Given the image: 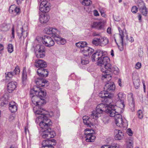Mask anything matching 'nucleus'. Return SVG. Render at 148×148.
<instances>
[{
	"instance_id": "6e6552de",
	"label": "nucleus",
	"mask_w": 148,
	"mask_h": 148,
	"mask_svg": "<svg viewBox=\"0 0 148 148\" xmlns=\"http://www.w3.org/2000/svg\"><path fill=\"white\" fill-rule=\"evenodd\" d=\"M48 126V127L44 129L41 134V136L43 138H46L47 139L49 140L51 138H53L56 135L55 132L51 130L50 128V126Z\"/></svg>"
},
{
	"instance_id": "79ce46f5",
	"label": "nucleus",
	"mask_w": 148,
	"mask_h": 148,
	"mask_svg": "<svg viewBox=\"0 0 148 148\" xmlns=\"http://www.w3.org/2000/svg\"><path fill=\"white\" fill-rule=\"evenodd\" d=\"M49 148L52 147L53 146L55 145L56 143V141L54 139H52L49 140Z\"/></svg>"
},
{
	"instance_id": "774afa93",
	"label": "nucleus",
	"mask_w": 148,
	"mask_h": 148,
	"mask_svg": "<svg viewBox=\"0 0 148 148\" xmlns=\"http://www.w3.org/2000/svg\"><path fill=\"white\" fill-rule=\"evenodd\" d=\"M141 15L140 14H139L138 16V20H139V21H140L141 20Z\"/></svg>"
},
{
	"instance_id": "72a5a7b5",
	"label": "nucleus",
	"mask_w": 148,
	"mask_h": 148,
	"mask_svg": "<svg viewBox=\"0 0 148 148\" xmlns=\"http://www.w3.org/2000/svg\"><path fill=\"white\" fill-rule=\"evenodd\" d=\"M49 140L47 139L43 140L42 143V147L41 148H49Z\"/></svg>"
},
{
	"instance_id": "6e6d98bb",
	"label": "nucleus",
	"mask_w": 148,
	"mask_h": 148,
	"mask_svg": "<svg viewBox=\"0 0 148 148\" xmlns=\"http://www.w3.org/2000/svg\"><path fill=\"white\" fill-rule=\"evenodd\" d=\"M126 39L127 40H128L130 42H132L134 41V39L132 37H130L129 39H128V36L127 35L126 36Z\"/></svg>"
},
{
	"instance_id": "473e14b6",
	"label": "nucleus",
	"mask_w": 148,
	"mask_h": 148,
	"mask_svg": "<svg viewBox=\"0 0 148 148\" xmlns=\"http://www.w3.org/2000/svg\"><path fill=\"white\" fill-rule=\"evenodd\" d=\"M55 40L56 41L58 42L62 45H63L66 42V41L64 38H62L59 36V37L56 38Z\"/></svg>"
},
{
	"instance_id": "7ed1b4c3",
	"label": "nucleus",
	"mask_w": 148,
	"mask_h": 148,
	"mask_svg": "<svg viewBox=\"0 0 148 148\" xmlns=\"http://www.w3.org/2000/svg\"><path fill=\"white\" fill-rule=\"evenodd\" d=\"M107 110L108 114L111 117H114L116 125L120 127L126 128L127 125V121L125 119H123L121 115L120 114L119 112L117 111L114 106H111L108 108Z\"/></svg>"
},
{
	"instance_id": "a211bd4d",
	"label": "nucleus",
	"mask_w": 148,
	"mask_h": 148,
	"mask_svg": "<svg viewBox=\"0 0 148 148\" xmlns=\"http://www.w3.org/2000/svg\"><path fill=\"white\" fill-rule=\"evenodd\" d=\"M115 89V86L113 83H107L104 87V89L106 90L109 94Z\"/></svg>"
},
{
	"instance_id": "5fc2aeb1",
	"label": "nucleus",
	"mask_w": 148,
	"mask_h": 148,
	"mask_svg": "<svg viewBox=\"0 0 148 148\" xmlns=\"http://www.w3.org/2000/svg\"><path fill=\"white\" fill-rule=\"evenodd\" d=\"M127 133L130 136H132V135L133 133L132 131L130 128H129L127 129Z\"/></svg>"
},
{
	"instance_id": "052dcab7",
	"label": "nucleus",
	"mask_w": 148,
	"mask_h": 148,
	"mask_svg": "<svg viewBox=\"0 0 148 148\" xmlns=\"http://www.w3.org/2000/svg\"><path fill=\"white\" fill-rule=\"evenodd\" d=\"M121 79H118V83L119 84V85L120 86L122 87V85L121 84Z\"/></svg>"
},
{
	"instance_id": "1a4fd4ad",
	"label": "nucleus",
	"mask_w": 148,
	"mask_h": 148,
	"mask_svg": "<svg viewBox=\"0 0 148 148\" xmlns=\"http://www.w3.org/2000/svg\"><path fill=\"white\" fill-rule=\"evenodd\" d=\"M86 135V140L88 142H93L95 140V136L93 134V130L91 129L86 128L84 130Z\"/></svg>"
},
{
	"instance_id": "603ef678",
	"label": "nucleus",
	"mask_w": 148,
	"mask_h": 148,
	"mask_svg": "<svg viewBox=\"0 0 148 148\" xmlns=\"http://www.w3.org/2000/svg\"><path fill=\"white\" fill-rule=\"evenodd\" d=\"M138 11V8L136 6H133L131 9V11L134 13H136Z\"/></svg>"
},
{
	"instance_id": "ea45409f",
	"label": "nucleus",
	"mask_w": 148,
	"mask_h": 148,
	"mask_svg": "<svg viewBox=\"0 0 148 148\" xmlns=\"http://www.w3.org/2000/svg\"><path fill=\"white\" fill-rule=\"evenodd\" d=\"M140 11L144 16H146L147 13V8L146 6H144L143 7H142L139 8Z\"/></svg>"
},
{
	"instance_id": "13d9d810",
	"label": "nucleus",
	"mask_w": 148,
	"mask_h": 148,
	"mask_svg": "<svg viewBox=\"0 0 148 148\" xmlns=\"http://www.w3.org/2000/svg\"><path fill=\"white\" fill-rule=\"evenodd\" d=\"M25 133L26 135H27V134H29V130L27 127H25Z\"/></svg>"
},
{
	"instance_id": "20e7f679",
	"label": "nucleus",
	"mask_w": 148,
	"mask_h": 148,
	"mask_svg": "<svg viewBox=\"0 0 148 148\" xmlns=\"http://www.w3.org/2000/svg\"><path fill=\"white\" fill-rule=\"evenodd\" d=\"M43 81L41 79L38 80L36 81V83L37 86H34L33 89H31L30 91V97H32L34 95V93L39 98L44 97L46 94V91L42 90L40 88V87H43L44 85L42 84Z\"/></svg>"
},
{
	"instance_id": "3c124183",
	"label": "nucleus",
	"mask_w": 148,
	"mask_h": 148,
	"mask_svg": "<svg viewBox=\"0 0 148 148\" xmlns=\"http://www.w3.org/2000/svg\"><path fill=\"white\" fill-rule=\"evenodd\" d=\"M101 148H117V146L116 145L109 146L108 145H104Z\"/></svg>"
},
{
	"instance_id": "f03ea898",
	"label": "nucleus",
	"mask_w": 148,
	"mask_h": 148,
	"mask_svg": "<svg viewBox=\"0 0 148 148\" xmlns=\"http://www.w3.org/2000/svg\"><path fill=\"white\" fill-rule=\"evenodd\" d=\"M36 107H34L33 110L34 112L37 116V118L36 120V122L38 123L40 122L39 126L42 129L48 127V126L52 125V123L50 119L48 118L51 117L53 115L52 112H49L43 109L40 108L36 110Z\"/></svg>"
},
{
	"instance_id": "8fccbe9b",
	"label": "nucleus",
	"mask_w": 148,
	"mask_h": 148,
	"mask_svg": "<svg viewBox=\"0 0 148 148\" xmlns=\"http://www.w3.org/2000/svg\"><path fill=\"white\" fill-rule=\"evenodd\" d=\"M8 103V101H4L3 99L0 100V106L2 107Z\"/></svg>"
},
{
	"instance_id": "4c0bfd02",
	"label": "nucleus",
	"mask_w": 148,
	"mask_h": 148,
	"mask_svg": "<svg viewBox=\"0 0 148 148\" xmlns=\"http://www.w3.org/2000/svg\"><path fill=\"white\" fill-rule=\"evenodd\" d=\"M81 3L84 5H89L91 2L90 0H80Z\"/></svg>"
},
{
	"instance_id": "bb28decb",
	"label": "nucleus",
	"mask_w": 148,
	"mask_h": 148,
	"mask_svg": "<svg viewBox=\"0 0 148 148\" xmlns=\"http://www.w3.org/2000/svg\"><path fill=\"white\" fill-rule=\"evenodd\" d=\"M104 23L101 22H95L93 23L92 27L99 29H101L103 27Z\"/></svg>"
},
{
	"instance_id": "864d4df0",
	"label": "nucleus",
	"mask_w": 148,
	"mask_h": 148,
	"mask_svg": "<svg viewBox=\"0 0 148 148\" xmlns=\"http://www.w3.org/2000/svg\"><path fill=\"white\" fill-rule=\"evenodd\" d=\"M141 63L140 62H138L136 64L135 66V67L136 69H138L141 68Z\"/></svg>"
},
{
	"instance_id": "c03bdc74",
	"label": "nucleus",
	"mask_w": 148,
	"mask_h": 148,
	"mask_svg": "<svg viewBox=\"0 0 148 148\" xmlns=\"http://www.w3.org/2000/svg\"><path fill=\"white\" fill-rule=\"evenodd\" d=\"M92 43L93 45L97 46H100L99 40V38H97L93 40L92 42Z\"/></svg>"
},
{
	"instance_id": "680f3d73",
	"label": "nucleus",
	"mask_w": 148,
	"mask_h": 148,
	"mask_svg": "<svg viewBox=\"0 0 148 148\" xmlns=\"http://www.w3.org/2000/svg\"><path fill=\"white\" fill-rule=\"evenodd\" d=\"M3 49V45L1 44H0V53H1V51Z\"/></svg>"
},
{
	"instance_id": "423d86ee",
	"label": "nucleus",
	"mask_w": 148,
	"mask_h": 148,
	"mask_svg": "<svg viewBox=\"0 0 148 148\" xmlns=\"http://www.w3.org/2000/svg\"><path fill=\"white\" fill-rule=\"evenodd\" d=\"M106 106L103 103H100L97 106L96 110L93 111L91 114V118L97 119L100 116V114L102 113L103 111H105Z\"/></svg>"
},
{
	"instance_id": "4468645a",
	"label": "nucleus",
	"mask_w": 148,
	"mask_h": 148,
	"mask_svg": "<svg viewBox=\"0 0 148 148\" xmlns=\"http://www.w3.org/2000/svg\"><path fill=\"white\" fill-rule=\"evenodd\" d=\"M50 3L47 1L41 2L39 6V10L42 12H48L50 10Z\"/></svg>"
},
{
	"instance_id": "2f4dec72",
	"label": "nucleus",
	"mask_w": 148,
	"mask_h": 148,
	"mask_svg": "<svg viewBox=\"0 0 148 148\" xmlns=\"http://www.w3.org/2000/svg\"><path fill=\"white\" fill-rule=\"evenodd\" d=\"M46 48L43 45H37L35 49V51L46 52Z\"/></svg>"
},
{
	"instance_id": "412c9836",
	"label": "nucleus",
	"mask_w": 148,
	"mask_h": 148,
	"mask_svg": "<svg viewBox=\"0 0 148 148\" xmlns=\"http://www.w3.org/2000/svg\"><path fill=\"white\" fill-rule=\"evenodd\" d=\"M17 83L15 82H9L7 85L8 91L9 93H11L16 88Z\"/></svg>"
},
{
	"instance_id": "bf43d9fd",
	"label": "nucleus",
	"mask_w": 148,
	"mask_h": 148,
	"mask_svg": "<svg viewBox=\"0 0 148 148\" xmlns=\"http://www.w3.org/2000/svg\"><path fill=\"white\" fill-rule=\"evenodd\" d=\"M107 32L109 34L111 33V28L108 27L107 29Z\"/></svg>"
},
{
	"instance_id": "4be33fe9",
	"label": "nucleus",
	"mask_w": 148,
	"mask_h": 148,
	"mask_svg": "<svg viewBox=\"0 0 148 148\" xmlns=\"http://www.w3.org/2000/svg\"><path fill=\"white\" fill-rule=\"evenodd\" d=\"M83 122L87 127H91L93 125L92 119L88 116H85L83 117Z\"/></svg>"
},
{
	"instance_id": "c9c22d12",
	"label": "nucleus",
	"mask_w": 148,
	"mask_h": 148,
	"mask_svg": "<svg viewBox=\"0 0 148 148\" xmlns=\"http://www.w3.org/2000/svg\"><path fill=\"white\" fill-rule=\"evenodd\" d=\"M46 52L35 51L36 55L38 58H43L45 56Z\"/></svg>"
},
{
	"instance_id": "e2e57ef3",
	"label": "nucleus",
	"mask_w": 148,
	"mask_h": 148,
	"mask_svg": "<svg viewBox=\"0 0 148 148\" xmlns=\"http://www.w3.org/2000/svg\"><path fill=\"white\" fill-rule=\"evenodd\" d=\"M14 29L13 28L12 29V37L14 38Z\"/></svg>"
},
{
	"instance_id": "de8ad7c7",
	"label": "nucleus",
	"mask_w": 148,
	"mask_h": 148,
	"mask_svg": "<svg viewBox=\"0 0 148 148\" xmlns=\"http://www.w3.org/2000/svg\"><path fill=\"white\" fill-rule=\"evenodd\" d=\"M137 115L140 119H142L143 117V114L141 110H139L137 112Z\"/></svg>"
},
{
	"instance_id": "37998d69",
	"label": "nucleus",
	"mask_w": 148,
	"mask_h": 148,
	"mask_svg": "<svg viewBox=\"0 0 148 148\" xmlns=\"http://www.w3.org/2000/svg\"><path fill=\"white\" fill-rule=\"evenodd\" d=\"M138 5L139 8L143 7L145 6V4L142 0H138Z\"/></svg>"
},
{
	"instance_id": "6ab92c4d",
	"label": "nucleus",
	"mask_w": 148,
	"mask_h": 148,
	"mask_svg": "<svg viewBox=\"0 0 148 148\" xmlns=\"http://www.w3.org/2000/svg\"><path fill=\"white\" fill-rule=\"evenodd\" d=\"M26 70V67H24L23 70L21 77L22 86L23 87L26 84L27 82Z\"/></svg>"
},
{
	"instance_id": "f704fd0d",
	"label": "nucleus",
	"mask_w": 148,
	"mask_h": 148,
	"mask_svg": "<svg viewBox=\"0 0 148 148\" xmlns=\"http://www.w3.org/2000/svg\"><path fill=\"white\" fill-rule=\"evenodd\" d=\"M109 94L106 90H104L103 91H101L99 93V97L102 98H105Z\"/></svg>"
},
{
	"instance_id": "c756f323",
	"label": "nucleus",
	"mask_w": 148,
	"mask_h": 148,
	"mask_svg": "<svg viewBox=\"0 0 148 148\" xmlns=\"http://www.w3.org/2000/svg\"><path fill=\"white\" fill-rule=\"evenodd\" d=\"M9 109L12 112H16L17 110V107L15 103L13 101H11L9 104Z\"/></svg>"
},
{
	"instance_id": "ddd939ff",
	"label": "nucleus",
	"mask_w": 148,
	"mask_h": 148,
	"mask_svg": "<svg viewBox=\"0 0 148 148\" xmlns=\"http://www.w3.org/2000/svg\"><path fill=\"white\" fill-rule=\"evenodd\" d=\"M18 66H17L15 67L13 72H7L5 73V82H8L11 80L13 76L18 74Z\"/></svg>"
},
{
	"instance_id": "f3484780",
	"label": "nucleus",
	"mask_w": 148,
	"mask_h": 148,
	"mask_svg": "<svg viewBox=\"0 0 148 148\" xmlns=\"http://www.w3.org/2000/svg\"><path fill=\"white\" fill-rule=\"evenodd\" d=\"M118 29L119 32V34L121 40V45L118 46V47L120 51H122L123 50V38L124 36V34H125V33L124 34V30L125 31V30L124 29L122 30L119 27H118Z\"/></svg>"
},
{
	"instance_id": "49530a36",
	"label": "nucleus",
	"mask_w": 148,
	"mask_h": 148,
	"mask_svg": "<svg viewBox=\"0 0 148 148\" xmlns=\"http://www.w3.org/2000/svg\"><path fill=\"white\" fill-rule=\"evenodd\" d=\"M8 51L10 53H12L13 51V47L12 45L11 44H9L7 47Z\"/></svg>"
},
{
	"instance_id": "39448f33",
	"label": "nucleus",
	"mask_w": 148,
	"mask_h": 148,
	"mask_svg": "<svg viewBox=\"0 0 148 148\" xmlns=\"http://www.w3.org/2000/svg\"><path fill=\"white\" fill-rule=\"evenodd\" d=\"M87 43L85 41H80L75 44L76 46L80 49V52L86 56H90L94 52V50L86 46Z\"/></svg>"
},
{
	"instance_id": "2eb2a0df",
	"label": "nucleus",
	"mask_w": 148,
	"mask_h": 148,
	"mask_svg": "<svg viewBox=\"0 0 148 148\" xmlns=\"http://www.w3.org/2000/svg\"><path fill=\"white\" fill-rule=\"evenodd\" d=\"M37 73L38 75L41 77V78L38 79L37 80L39 81V79H41L43 81V83H45L47 82L46 80L45 81L42 80V78L45 77H47L48 74V72L47 70L45 69L44 68H39L37 71Z\"/></svg>"
},
{
	"instance_id": "a19ab883",
	"label": "nucleus",
	"mask_w": 148,
	"mask_h": 148,
	"mask_svg": "<svg viewBox=\"0 0 148 148\" xmlns=\"http://www.w3.org/2000/svg\"><path fill=\"white\" fill-rule=\"evenodd\" d=\"M52 28L53 27H47L44 29V32L47 34H51Z\"/></svg>"
},
{
	"instance_id": "69168bd1",
	"label": "nucleus",
	"mask_w": 148,
	"mask_h": 148,
	"mask_svg": "<svg viewBox=\"0 0 148 148\" xmlns=\"http://www.w3.org/2000/svg\"><path fill=\"white\" fill-rule=\"evenodd\" d=\"M143 86L144 90L145 92V84L143 82Z\"/></svg>"
},
{
	"instance_id": "f257e3e1",
	"label": "nucleus",
	"mask_w": 148,
	"mask_h": 148,
	"mask_svg": "<svg viewBox=\"0 0 148 148\" xmlns=\"http://www.w3.org/2000/svg\"><path fill=\"white\" fill-rule=\"evenodd\" d=\"M110 59L109 57L103 55L100 60L98 62V65L101 66H104L105 69L102 68L101 71L102 72V79L105 82L109 81L111 79V74L118 75L119 70L116 66H112L110 64Z\"/></svg>"
},
{
	"instance_id": "0eeeda50",
	"label": "nucleus",
	"mask_w": 148,
	"mask_h": 148,
	"mask_svg": "<svg viewBox=\"0 0 148 148\" xmlns=\"http://www.w3.org/2000/svg\"><path fill=\"white\" fill-rule=\"evenodd\" d=\"M32 103L36 106L34 107H36V110H38L39 107L42 105L45 104L46 103V101L43 98H39L37 96L33 95L31 98Z\"/></svg>"
},
{
	"instance_id": "e433bc0d",
	"label": "nucleus",
	"mask_w": 148,
	"mask_h": 148,
	"mask_svg": "<svg viewBox=\"0 0 148 148\" xmlns=\"http://www.w3.org/2000/svg\"><path fill=\"white\" fill-rule=\"evenodd\" d=\"M133 141L131 140H129L126 142L127 148H133Z\"/></svg>"
},
{
	"instance_id": "58836bf2",
	"label": "nucleus",
	"mask_w": 148,
	"mask_h": 148,
	"mask_svg": "<svg viewBox=\"0 0 148 148\" xmlns=\"http://www.w3.org/2000/svg\"><path fill=\"white\" fill-rule=\"evenodd\" d=\"M131 97L132 99V102L130 105V109L132 112H133L134 111V100L133 97V94L132 93L130 94Z\"/></svg>"
},
{
	"instance_id": "cd10ccee",
	"label": "nucleus",
	"mask_w": 148,
	"mask_h": 148,
	"mask_svg": "<svg viewBox=\"0 0 148 148\" xmlns=\"http://www.w3.org/2000/svg\"><path fill=\"white\" fill-rule=\"evenodd\" d=\"M9 11L10 13L17 14L18 13V8L15 5H12L10 7Z\"/></svg>"
},
{
	"instance_id": "4d7b16f0",
	"label": "nucleus",
	"mask_w": 148,
	"mask_h": 148,
	"mask_svg": "<svg viewBox=\"0 0 148 148\" xmlns=\"http://www.w3.org/2000/svg\"><path fill=\"white\" fill-rule=\"evenodd\" d=\"M93 13L94 15L95 16H99V14L96 10H95L94 11Z\"/></svg>"
},
{
	"instance_id": "9d476101",
	"label": "nucleus",
	"mask_w": 148,
	"mask_h": 148,
	"mask_svg": "<svg viewBox=\"0 0 148 148\" xmlns=\"http://www.w3.org/2000/svg\"><path fill=\"white\" fill-rule=\"evenodd\" d=\"M41 40L43 44L46 47H50L53 46L55 44V42L53 39L47 35L43 36Z\"/></svg>"
},
{
	"instance_id": "c85d7f7f",
	"label": "nucleus",
	"mask_w": 148,
	"mask_h": 148,
	"mask_svg": "<svg viewBox=\"0 0 148 148\" xmlns=\"http://www.w3.org/2000/svg\"><path fill=\"white\" fill-rule=\"evenodd\" d=\"M27 27L26 25H25L24 24V25L21 27V33L23 38H25L27 36Z\"/></svg>"
},
{
	"instance_id": "5701e85b",
	"label": "nucleus",
	"mask_w": 148,
	"mask_h": 148,
	"mask_svg": "<svg viewBox=\"0 0 148 148\" xmlns=\"http://www.w3.org/2000/svg\"><path fill=\"white\" fill-rule=\"evenodd\" d=\"M114 133L115 135V138L116 140H119L122 139L123 136V134L121 130L115 129L114 131Z\"/></svg>"
},
{
	"instance_id": "0e129e2a",
	"label": "nucleus",
	"mask_w": 148,
	"mask_h": 148,
	"mask_svg": "<svg viewBox=\"0 0 148 148\" xmlns=\"http://www.w3.org/2000/svg\"><path fill=\"white\" fill-rule=\"evenodd\" d=\"M101 16L103 17H105V14L104 12H102L101 11L100 12Z\"/></svg>"
},
{
	"instance_id": "9b49d317",
	"label": "nucleus",
	"mask_w": 148,
	"mask_h": 148,
	"mask_svg": "<svg viewBox=\"0 0 148 148\" xmlns=\"http://www.w3.org/2000/svg\"><path fill=\"white\" fill-rule=\"evenodd\" d=\"M106 52L102 50H98L92 55L91 58L93 61L99 62L103 55H106Z\"/></svg>"
},
{
	"instance_id": "a878e982",
	"label": "nucleus",
	"mask_w": 148,
	"mask_h": 148,
	"mask_svg": "<svg viewBox=\"0 0 148 148\" xmlns=\"http://www.w3.org/2000/svg\"><path fill=\"white\" fill-rule=\"evenodd\" d=\"M132 79L135 88L136 89H138L139 87L140 79L137 75H134L132 76Z\"/></svg>"
},
{
	"instance_id": "393cba45",
	"label": "nucleus",
	"mask_w": 148,
	"mask_h": 148,
	"mask_svg": "<svg viewBox=\"0 0 148 148\" xmlns=\"http://www.w3.org/2000/svg\"><path fill=\"white\" fill-rule=\"evenodd\" d=\"M100 46H104L108 44L109 40L108 38L105 37H101L99 38Z\"/></svg>"
},
{
	"instance_id": "a18cd8bd",
	"label": "nucleus",
	"mask_w": 148,
	"mask_h": 148,
	"mask_svg": "<svg viewBox=\"0 0 148 148\" xmlns=\"http://www.w3.org/2000/svg\"><path fill=\"white\" fill-rule=\"evenodd\" d=\"M89 61L87 58H83L81 59V63L83 65H86L88 64Z\"/></svg>"
},
{
	"instance_id": "f8f14e48",
	"label": "nucleus",
	"mask_w": 148,
	"mask_h": 148,
	"mask_svg": "<svg viewBox=\"0 0 148 148\" xmlns=\"http://www.w3.org/2000/svg\"><path fill=\"white\" fill-rule=\"evenodd\" d=\"M113 96V95L111 93H109V94L104 98L103 100L102 101L103 103V104L106 107H107V109L106 110V112L108 113V112H107V110L108 109V108L109 107H111V106H114L115 107V108L116 109V106H114L112 104H111V103L112 101V98Z\"/></svg>"
},
{
	"instance_id": "09e8293b",
	"label": "nucleus",
	"mask_w": 148,
	"mask_h": 148,
	"mask_svg": "<svg viewBox=\"0 0 148 148\" xmlns=\"http://www.w3.org/2000/svg\"><path fill=\"white\" fill-rule=\"evenodd\" d=\"M143 49L142 48H139L138 49V56L140 57H142L143 55Z\"/></svg>"
},
{
	"instance_id": "b1692460",
	"label": "nucleus",
	"mask_w": 148,
	"mask_h": 148,
	"mask_svg": "<svg viewBox=\"0 0 148 148\" xmlns=\"http://www.w3.org/2000/svg\"><path fill=\"white\" fill-rule=\"evenodd\" d=\"M49 19V16L47 14H43L40 15L39 21L42 23H46Z\"/></svg>"
},
{
	"instance_id": "7c9ffc66",
	"label": "nucleus",
	"mask_w": 148,
	"mask_h": 148,
	"mask_svg": "<svg viewBox=\"0 0 148 148\" xmlns=\"http://www.w3.org/2000/svg\"><path fill=\"white\" fill-rule=\"evenodd\" d=\"M60 32L57 28H53L52 30V34H51L53 37L55 38V40L57 37H59Z\"/></svg>"
},
{
	"instance_id": "aec40b11",
	"label": "nucleus",
	"mask_w": 148,
	"mask_h": 148,
	"mask_svg": "<svg viewBox=\"0 0 148 148\" xmlns=\"http://www.w3.org/2000/svg\"><path fill=\"white\" fill-rule=\"evenodd\" d=\"M35 66L39 68H45L47 66L46 63L43 60L38 59L35 61Z\"/></svg>"
},
{
	"instance_id": "338daca9",
	"label": "nucleus",
	"mask_w": 148,
	"mask_h": 148,
	"mask_svg": "<svg viewBox=\"0 0 148 148\" xmlns=\"http://www.w3.org/2000/svg\"><path fill=\"white\" fill-rule=\"evenodd\" d=\"M114 51L113 50H112L111 51V56H114V54L113 53Z\"/></svg>"
},
{
	"instance_id": "dca6fc26",
	"label": "nucleus",
	"mask_w": 148,
	"mask_h": 148,
	"mask_svg": "<svg viewBox=\"0 0 148 148\" xmlns=\"http://www.w3.org/2000/svg\"><path fill=\"white\" fill-rule=\"evenodd\" d=\"M118 101L120 102V108L123 109L125 106L124 100L125 98V95L122 92H119L116 95Z\"/></svg>"
}]
</instances>
